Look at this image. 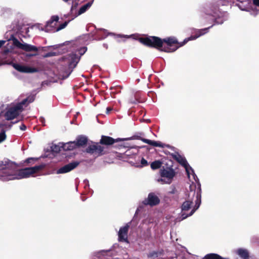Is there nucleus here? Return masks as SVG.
Here are the masks:
<instances>
[{
	"instance_id": "f257e3e1",
	"label": "nucleus",
	"mask_w": 259,
	"mask_h": 259,
	"mask_svg": "<svg viewBox=\"0 0 259 259\" xmlns=\"http://www.w3.org/2000/svg\"><path fill=\"white\" fill-rule=\"evenodd\" d=\"M198 36H191L190 37L185 38L182 42L179 43L177 39L174 37H169L162 39V46L161 51L170 53L174 52L180 47L185 45L188 41L194 39Z\"/></svg>"
},
{
	"instance_id": "f03ea898",
	"label": "nucleus",
	"mask_w": 259,
	"mask_h": 259,
	"mask_svg": "<svg viewBox=\"0 0 259 259\" xmlns=\"http://www.w3.org/2000/svg\"><path fill=\"white\" fill-rule=\"evenodd\" d=\"M137 39L140 42L149 48H155L161 51L162 46V39L155 36H147L145 37H139Z\"/></svg>"
},
{
	"instance_id": "7ed1b4c3",
	"label": "nucleus",
	"mask_w": 259,
	"mask_h": 259,
	"mask_svg": "<svg viewBox=\"0 0 259 259\" xmlns=\"http://www.w3.org/2000/svg\"><path fill=\"white\" fill-rule=\"evenodd\" d=\"M87 153L94 155L96 157H100L109 153L107 148L103 146L100 142H95L89 145L85 149Z\"/></svg>"
},
{
	"instance_id": "20e7f679",
	"label": "nucleus",
	"mask_w": 259,
	"mask_h": 259,
	"mask_svg": "<svg viewBox=\"0 0 259 259\" xmlns=\"http://www.w3.org/2000/svg\"><path fill=\"white\" fill-rule=\"evenodd\" d=\"M45 167V164H41L33 167L22 168L18 171L17 176L13 179H22L29 177L31 175L36 174Z\"/></svg>"
},
{
	"instance_id": "39448f33",
	"label": "nucleus",
	"mask_w": 259,
	"mask_h": 259,
	"mask_svg": "<svg viewBox=\"0 0 259 259\" xmlns=\"http://www.w3.org/2000/svg\"><path fill=\"white\" fill-rule=\"evenodd\" d=\"M170 163H166L160 169V175L162 178H165L168 180L167 183L170 184L176 175V172L172 168V161L170 160Z\"/></svg>"
},
{
	"instance_id": "423d86ee",
	"label": "nucleus",
	"mask_w": 259,
	"mask_h": 259,
	"mask_svg": "<svg viewBox=\"0 0 259 259\" xmlns=\"http://www.w3.org/2000/svg\"><path fill=\"white\" fill-rule=\"evenodd\" d=\"M0 169L4 170V173L8 176H15L17 171V165L9 159H4L0 161Z\"/></svg>"
},
{
	"instance_id": "0eeeda50",
	"label": "nucleus",
	"mask_w": 259,
	"mask_h": 259,
	"mask_svg": "<svg viewBox=\"0 0 259 259\" xmlns=\"http://www.w3.org/2000/svg\"><path fill=\"white\" fill-rule=\"evenodd\" d=\"M80 60V56L76 54H72L70 56L69 62L68 63V67L62 75V79L67 78L72 72L73 69L76 66Z\"/></svg>"
},
{
	"instance_id": "6e6552de",
	"label": "nucleus",
	"mask_w": 259,
	"mask_h": 259,
	"mask_svg": "<svg viewBox=\"0 0 259 259\" xmlns=\"http://www.w3.org/2000/svg\"><path fill=\"white\" fill-rule=\"evenodd\" d=\"M59 19V18L58 16H53L51 17V20L47 22V24L45 26L46 31L48 32L51 31V30L50 28H53L54 31H58L64 28L67 25L68 22L65 21L62 24H60L57 28H55V26L56 25Z\"/></svg>"
},
{
	"instance_id": "1a4fd4ad",
	"label": "nucleus",
	"mask_w": 259,
	"mask_h": 259,
	"mask_svg": "<svg viewBox=\"0 0 259 259\" xmlns=\"http://www.w3.org/2000/svg\"><path fill=\"white\" fill-rule=\"evenodd\" d=\"M22 110V106L18 103L8 109L5 114V117L7 120H12L17 117Z\"/></svg>"
},
{
	"instance_id": "9d476101",
	"label": "nucleus",
	"mask_w": 259,
	"mask_h": 259,
	"mask_svg": "<svg viewBox=\"0 0 259 259\" xmlns=\"http://www.w3.org/2000/svg\"><path fill=\"white\" fill-rule=\"evenodd\" d=\"M7 64H11L18 71L22 73H34L37 72L38 69L34 67H31L26 65H21L18 63H14L11 61H6Z\"/></svg>"
},
{
	"instance_id": "9b49d317",
	"label": "nucleus",
	"mask_w": 259,
	"mask_h": 259,
	"mask_svg": "<svg viewBox=\"0 0 259 259\" xmlns=\"http://www.w3.org/2000/svg\"><path fill=\"white\" fill-rule=\"evenodd\" d=\"M123 141L122 138L114 139L111 137L102 135L100 140V143L107 148V151H110V147L115 143Z\"/></svg>"
},
{
	"instance_id": "f8f14e48",
	"label": "nucleus",
	"mask_w": 259,
	"mask_h": 259,
	"mask_svg": "<svg viewBox=\"0 0 259 259\" xmlns=\"http://www.w3.org/2000/svg\"><path fill=\"white\" fill-rule=\"evenodd\" d=\"M13 44L19 49H22L26 52H37L39 49L36 46L29 45L26 43L22 44L17 38H14L13 39Z\"/></svg>"
},
{
	"instance_id": "ddd939ff",
	"label": "nucleus",
	"mask_w": 259,
	"mask_h": 259,
	"mask_svg": "<svg viewBox=\"0 0 259 259\" xmlns=\"http://www.w3.org/2000/svg\"><path fill=\"white\" fill-rule=\"evenodd\" d=\"M160 203V199L154 193H150L147 198L145 199L143 203L145 205L155 206Z\"/></svg>"
},
{
	"instance_id": "4468645a",
	"label": "nucleus",
	"mask_w": 259,
	"mask_h": 259,
	"mask_svg": "<svg viewBox=\"0 0 259 259\" xmlns=\"http://www.w3.org/2000/svg\"><path fill=\"white\" fill-rule=\"evenodd\" d=\"M79 164V162L77 161H73L60 167L57 170V173L65 174L68 172L77 167Z\"/></svg>"
},
{
	"instance_id": "2eb2a0df",
	"label": "nucleus",
	"mask_w": 259,
	"mask_h": 259,
	"mask_svg": "<svg viewBox=\"0 0 259 259\" xmlns=\"http://www.w3.org/2000/svg\"><path fill=\"white\" fill-rule=\"evenodd\" d=\"M129 225L126 224L124 227H121L118 232V241L119 242H128L127 234L129 229Z\"/></svg>"
},
{
	"instance_id": "dca6fc26",
	"label": "nucleus",
	"mask_w": 259,
	"mask_h": 259,
	"mask_svg": "<svg viewBox=\"0 0 259 259\" xmlns=\"http://www.w3.org/2000/svg\"><path fill=\"white\" fill-rule=\"evenodd\" d=\"M191 189V192H193V196H194L196 195V200H195V205L194 207V208L191 211L190 213H189V215H192L194 212L196 211V209H197L201 203V189L199 187L196 191H194L193 192V191L191 190V187H190Z\"/></svg>"
},
{
	"instance_id": "f3484780",
	"label": "nucleus",
	"mask_w": 259,
	"mask_h": 259,
	"mask_svg": "<svg viewBox=\"0 0 259 259\" xmlns=\"http://www.w3.org/2000/svg\"><path fill=\"white\" fill-rule=\"evenodd\" d=\"M172 157L176 160L178 163H179L181 165L183 166L186 170L187 175L189 176V172L188 170V166H189L186 159L182 157L181 155H180L178 153L176 154H171Z\"/></svg>"
},
{
	"instance_id": "a211bd4d",
	"label": "nucleus",
	"mask_w": 259,
	"mask_h": 259,
	"mask_svg": "<svg viewBox=\"0 0 259 259\" xmlns=\"http://www.w3.org/2000/svg\"><path fill=\"white\" fill-rule=\"evenodd\" d=\"M88 141V140L87 137L80 135L76 138V141H75L74 142L76 147H77L85 146L87 145Z\"/></svg>"
},
{
	"instance_id": "6ab92c4d",
	"label": "nucleus",
	"mask_w": 259,
	"mask_h": 259,
	"mask_svg": "<svg viewBox=\"0 0 259 259\" xmlns=\"http://www.w3.org/2000/svg\"><path fill=\"white\" fill-rule=\"evenodd\" d=\"M237 253L243 259H249V253L246 249L239 248L237 250Z\"/></svg>"
},
{
	"instance_id": "aec40b11",
	"label": "nucleus",
	"mask_w": 259,
	"mask_h": 259,
	"mask_svg": "<svg viewBox=\"0 0 259 259\" xmlns=\"http://www.w3.org/2000/svg\"><path fill=\"white\" fill-rule=\"evenodd\" d=\"M143 142L154 147H158L162 148L164 147V144L160 142L152 141L149 139H147L144 140Z\"/></svg>"
},
{
	"instance_id": "412c9836",
	"label": "nucleus",
	"mask_w": 259,
	"mask_h": 259,
	"mask_svg": "<svg viewBox=\"0 0 259 259\" xmlns=\"http://www.w3.org/2000/svg\"><path fill=\"white\" fill-rule=\"evenodd\" d=\"M144 134L142 133H138L136 135H134L133 136L127 138H122L123 139L124 141H127V140H139L143 142L144 140H147V139L143 138L141 137V136L143 135Z\"/></svg>"
},
{
	"instance_id": "4be33fe9",
	"label": "nucleus",
	"mask_w": 259,
	"mask_h": 259,
	"mask_svg": "<svg viewBox=\"0 0 259 259\" xmlns=\"http://www.w3.org/2000/svg\"><path fill=\"white\" fill-rule=\"evenodd\" d=\"M203 259H228L224 258L216 253H208L204 256Z\"/></svg>"
},
{
	"instance_id": "5701e85b",
	"label": "nucleus",
	"mask_w": 259,
	"mask_h": 259,
	"mask_svg": "<svg viewBox=\"0 0 259 259\" xmlns=\"http://www.w3.org/2000/svg\"><path fill=\"white\" fill-rule=\"evenodd\" d=\"M76 148L74 141L68 142L63 146V149L66 151L72 150Z\"/></svg>"
},
{
	"instance_id": "b1692460",
	"label": "nucleus",
	"mask_w": 259,
	"mask_h": 259,
	"mask_svg": "<svg viewBox=\"0 0 259 259\" xmlns=\"http://www.w3.org/2000/svg\"><path fill=\"white\" fill-rule=\"evenodd\" d=\"M162 162L160 160H155L151 163L150 166L152 169L155 170L162 167Z\"/></svg>"
},
{
	"instance_id": "393cba45",
	"label": "nucleus",
	"mask_w": 259,
	"mask_h": 259,
	"mask_svg": "<svg viewBox=\"0 0 259 259\" xmlns=\"http://www.w3.org/2000/svg\"><path fill=\"white\" fill-rule=\"evenodd\" d=\"M193 202L192 201H185L182 205V210L184 211L188 210L191 206Z\"/></svg>"
},
{
	"instance_id": "a878e982",
	"label": "nucleus",
	"mask_w": 259,
	"mask_h": 259,
	"mask_svg": "<svg viewBox=\"0 0 259 259\" xmlns=\"http://www.w3.org/2000/svg\"><path fill=\"white\" fill-rule=\"evenodd\" d=\"M91 6V3H88L85 5L82 6L79 10L78 15H80L83 13H84L88 8H89Z\"/></svg>"
},
{
	"instance_id": "bb28decb",
	"label": "nucleus",
	"mask_w": 259,
	"mask_h": 259,
	"mask_svg": "<svg viewBox=\"0 0 259 259\" xmlns=\"http://www.w3.org/2000/svg\"><path fill=\"white\" fill-rule=\"evenodd\" d=\"M34 100V97L33 96H28L26 99L23 100L21 102L19 103L22 107L25 105L26 102L31 103Z\"/></svg>"
},
{
	"instance_id": "cd10ccee",
	"label": "nucleus",
	"mask_w": 259,
	"mask_h": 259,
	"mask_svg": "<svg viewBox=\"0 0 259 259\" xmlns=\"http://www.w3.org/2000/svg\"><path fill=\"white\" fill-rule=\"evenodd\" d=\"M38 159L37 158L29 157L27 158L24 162L25 165L29 164H33L34 162Z\"/></svg>"
},
{
	"instance_id": "c85d7f7f",
	"label": "nucleus",
	"mask_w": 259,
	"mask_h": 259,
	"mask_svg": "<svg viewBox=\"0 0 259 259\" xmlns=\"http://www.w3.org/2000/svg\"><path fill=\"white\" fill-rule=\"evenodd\" d=\"M249 4V2L248 3H244L243 2H238V3L236 4V5L239 7L240 9L243 11H245L247 8V6Z\"/></svg>"
},
{
	"instance_id": "c756f323",
	"label": "nucleus",
	"mask_w": 259,
	"mask_h": 259,
	"mask_svg": "<svg viewBox=\"0 0 259 259\" xmlns=\"http://www.w3.org/2000/svg\"><path fill=\"white\" fill-rule=\"evenodd\" d=\"M161 253H162L161 252L153 251L149 253V254H148V257L149 258L157 257Z\"/></svg>"
},
{
	"instance_id": "7c9ffc66",
	"label": "nucleus",
	"mask_w": 259,
	"mask_h": 259,
	"mask_svg": "<svg viewBox=\"0 0 259 259\" xmlns=\"http://www.w3.org/2000/svg\"><path fill=\"white\" fill-rule=\"evenodd\" d=\"M56 53L55 52H51L47 53L43 55V58H48L56 56Z\"/></svg>"
},
{
	"instance_id": "2f4dec72",
	"label": "nucleus",
	"mask_w": 259,
	"mask_h": 259,
	"mask_svg": "<svg viewBox=\"0 0 259 259\" xmlns=\"http://www.w3.org/2000/svg\"><path fill=\"white\" fill-rule=\"evenodd\" d=\"M6 135L5 132L3 131L0 133V143L5 140Z\"/></svg>"
},
{
	"instance_id": "473e14b6",
	"label": "nucleus",
	"mask_w": 259,
	"mask_h": 259,
	"mask_svg": "<svg viewBox=\"0 0 259 259\" xmlns=\"http://www.w3.org/2000/svg\"><path fill=\"white\" fill-rule=\"evenodd\" d=\"M141 167L146 166L148 165V161L144 158H142L141 161Z\"/></svg>"
},
{
	"instance_id": "72a5a7b5",
	"label": "nucleus",
	"mask_w": 259,
	"mask_h": 259,
	"mask_svg": "<svg viewBox=\"0 0 259 259\" xmlns=\"http://www.w3.org/2000/svg\"><path fill=\"white\" fill-rule=\"evenodd\" d=\"M52 149L53 152H58L60 151V147L57 145L52 146Z\"/></svg>"
},
{
	"instance_id": "f704fd0d",
	"label": "nucleus",
	"mask_w": 259,
	"mask_h": 259,
	"mask_svg": "<svg viewBox=\"0 0 259 259\" xmlns=\"http://www.w3.org/2000/svg\"><path fill=\"white\" fill-rule=\"evenodd\" d=\"M10 52V51L8 49H5L3 51L2 54L3 56H6L8 55Z\"/></svg>"
},
{
	"instance_id": "c9c22d12",
	"label": "nucleus",
	"mask_w": 259,
	"mask_h": 259,
	"mask_svg": "<svg viewBox=\"0 0 259 259\" xmlns=\"http://www.w3.org/2000/svg\"><path fill=\"white\" fill-rule=\"evenodd\" d=\"M113 110V108L111 107H108L106 108V113L108 114L110 113V112Z\"/></svg>"
},
{
	"instance_id": "e433bc0d",
	"label": "nucleus",
	"mask_w": 259,
	"mask_h": 259,
	"mask_svg": "<svg viewBox=\"0 0 259 259\" xmlns=\"http://www.w3.org/2000/svg\"><path fill=\"white\" fill-rule=\"evenodd\" d=\"M130 102L131 104H136L137 102V100L136 99H131L130 100Z\"/></svg>"
},
{
	"instance_id": "4c0bfd02",
	"label": "nucleus",
	"mask_w": 259,
	"mask_h": 259,
	"mask_svg": "<svg viewBox=\"0 0 259 259\" xmlns=\"http://www.w3.org/2000/svg\"><path fill=\"white\" fill-rule=\"evenodd\" d=\"M20 128L22 131H25L26 129V126L24 124H22L20 126Z\"/></svg>"
},
{
	"instance_id": "58836bf2",
	"label": "nucleus",
	"mask_w": 259,
	"mask_h": 259,
	"mask_svg": "<svg viewBox=\"0 0 259 259\" xmlns=\"http://www.w3.org/2000/svg\"><path fill=\"white\" fill-rule=\"evenodd\" d=\"M253 4L256 6H259V0H253Z\"/></svg>"
},
{
	"instance_id": "ea45409f",
	"label": "nucleus",
	"mask_w": 259,
	"mask_h": 259,
	"mask_svg": "<svg viewBox=\"0 0 259 259\" xmlns=\"http://www.w3.org/2000/svg\"><path fill=\"white\" fill-rule=\"evenodd\" d=\"M47 47H38V48L39 49V50H40V51H46L47 50Z\"/></svg>"
},
{
	"instance_id": "a19ab883",
	"label": "nucleus",
	"mask_w": 259,
	"mask_h": 259,
	"mask_svg": "<svg viewBox=\"0 0 259 259\" xmlns=\"http://www.w3.org/2000/svg\"><path fill=\"white\" fill-rule=\"evenodd\" d=\"M37 55V54H36V53H35V54H28L26 55V56L28 57H31L35 56Z\"/></svg>"
},
{
	"instance_id": "79ce46f5",
	"label": "nucleus",
	"mask_w": 259,
	"mask_h": 259,
	"mask_svg": "<svg viewBox=\"0 0 259 259\" xmlns=\"http://www.w3.org/2000/svg\"><path fill=\"white\" fill-rule=\"evenodd\" d=\"M190 216L189 215V214H188V215H186L185 213H183L182 214V220H184V219H186L188 217Z\"/></svg>"
},
{
	"instance_id": "37998d69",
	"label": "nucleus",
	"mask_w": 259,
	"mask_h": 259,
	"mask_svg": "<svg viewBox=\"0 0 259 259\" xmlns=\"http://www.w3.org/2000/svg\"><path fill=\"white\" fill-rule=\"evenodd\" d=\"M238 2H243L244 3H248V0H236Z\"/></svg>"
},
{
	"instance_id": "c03bdc74",
	"label": "nucleus",
	"mask_w": 259,
	"mask_h": 259,
	"mask_svg": "<svg viewBox=\"0 0 259 259\" xmlns=\"http://www.w3.org/2000/svg\"><path fill=\"white\" fill-rule=\"evenodd\" d=\"M6 42L5 40H0V48Z\"/></svg>"
},
{
	"instance_id": "a18cd8bd",
	"label": "nucleus",
	"mask_w": 259,
	"mask_h": 259,
	"mask_svg": "<svg viewBox=\"0 0 259 259\" xmlns=\"http://www.w3.org/2000/svg\"><path fill=\"white\" fill-rule=\"evenodd\" d=\"M213 26V25H211L210 26L208 27V28H205V29H201L202 31H205V30H207L208 29H209L210 28L212 27Z\"/></svg>"
},
{
	"instance_id": "49530a36",
	"label": "nucleus",
	"mask_w": 259,
	"mask_h": 259,
	"mask_svg": "<svg viewBox=\"0 0 259 259\" xmlns=\"http://www.w3.org/2000/svg\"><path fill=\"white\" fill-rule=\"evenodd\" d=\"M190 168L193 172V170L192 169V167H190Z\"/></svg>"
},
{
	"instance_id": "de8ad7c7",
	"label": "nucleus",
	"mask_w": 259,
	"mask_h": 259,
	"mask_svg": "<svg viewBox=\"0 0 259 259\" xmlns=\"http://www.w3.org/2000/svg\"><path fill=\"white\" fill-rule=\"evenodd\" d=\"M163 181L162 179H160V180H158V181Z\"/></svg>"
},
{
	"instance_id": "09e8293b",
	"label": "nucleus",
	"mask_w": 259,
	"mask_h": 259,
	"mask_svg": "<svg viewBox=\"0 0 259 259\" xmlns=\"http://www.w3.org/2000/svg\"><path fill=\"white\" fill-rule=\"evenodd\" d=\"M65 2H67L68 0H63Z\"/></svg>"
}]
</instances>
